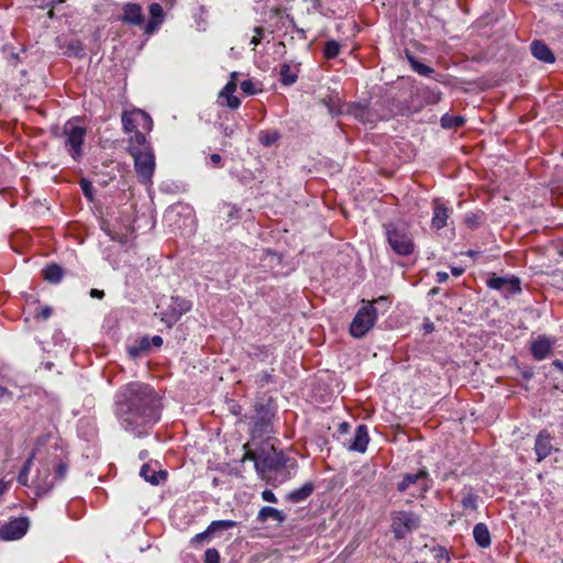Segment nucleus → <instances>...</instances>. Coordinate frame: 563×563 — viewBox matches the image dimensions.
I'll return each mask as SVG.
<instances>
[{"instance_id":"obj_1","label":"nucleus","mask_w":563,"mask_h":563,"mask_svg":"<svg viewBox=\"0 0 563 563\" xmlns=\"http://www.w3.org/2000/svg\"><path fill=\"white\" fill-rule=\"evenodd\" d=\"M115 412L121 426L140 437L159 419V400L150 385L132 382L118 391Z\"/></svg>"},{"instance_id":"obj_2","label":"nucleus","mask_w":563,"mask_h":563,"mask_svg":"<svg viewBox=\"0 0 563 563\" xmlns=\"http://www.w3.org/2000/svg\"><path fill=\"white\" fill-rule=\"evenodd\" d=\"M128 142V152L134 159V168L141 183L150 184L156 165L152 145L142 132L130 135Z\"/></svg>"},{"instance_id":"obj_3","label":"nucleus","mask_w":563,"mask_h":563,"mask_svg":"<svg viewBox=\"0 0 563 563\" xmlns=\"http://www.w3.org/2000/svg\"><path fill=\"white\" fill-rule=\"evenodd\" d=\"M387 241L398 255H409L413 252L412 235L405 225L388 223L385 225Z\"/></svg>"},{"instance_id":"obj_4","label":"nucleus","mask_w":563,"mask_h":563,"mask_svg":"<svg viewBox=\"0 0 563 563\" xmlns=\"http://www.w3.org/2000/svg\"><path fill=\"white\" fill-rule=\"evenodd\" d=\"M377 310L373 303H367L358 309L350 324V333L353 338H363L375 324Z\"/></svg>"},{"instance_id":"obj_5","label":"nucleus","mask_w":563,"mask_h":563,"mask_svg":"<svg viewBox=\"0 0 563 563\" xmlns=\"http://www.w3.org/2000/svg\"><path fill=\"white\" fill-rule=\"evenodd\" d=\"M286 465V457L283 452L277 451L274 445H266L261 449V459L256 461V472L262 477L272 471H278Z\"/></svg>"},{"instance_id":"obj_6","label":"nucleus","mask_w":563,"mask_h":563,"mask_svg":"<svg viewBox=\"0 0 563 563\" xmlns=\"http://www.w3.org/2000/svg\"><path fill=\"white\" fill-rule=\"evenodd\" d=\"M420 526V518L411 511H394L391 529L397 539H402Z\"/></svg>"},{"instance_id":"obj_7","label":"nucleus","mask_w":563,"mask_h":563,"mask_svg":"<svg viewBox=\"0 0 563 563\" xmlns=\"http://www.w3.org/2000/svg\"><path fill=\"white\" fill-rule=\"evenodd\" d=\"M428 477L429 473L426 468H421L415 474L407 473L404 475L402 481L397 484V490L405 493L413 488L410 493L411 496H423L429 490Z\"/></svg>"},{"instance_id":"obj_8","label":"nucleus","mask_w":563,"mask_h":563,"mask_svg":"<svg viewBox=\"0 0 563 563\" xmlns=\"http://www.w3.org/2000/svg\"><path fill=\"white\" fill-rule=\"evenodd\" d=\"M86 135V129L78 126L74 121H67L64 125L65 147L74 159L81 156L82 143Z\"/></svg>"},{"instance_id":"obj_9","label":"nucleus","mask_w":563,"mask_h":563,"mask_svg":"<svg viewBox=\"0 0 563 563\" xmlns=\"http://www.w3.org/2000/svg\"><path fill=\"white\" fill-rule=\"evenodd\" d=\"M236 526L238 522L233 520H214L205 531L195 534L190 540V544L192 547H203L209 544L214 537L220 536L221 532Z\"/></svg>"},{"instance_id":"obj_10","label":"nucleus","mask_w":563,"mask_h":563,"mask_svg":"<svg viewBox=\"0 0 563 563\" xmlns=\"http://www.w3.org/2000/svg\"><path fill=\"white\" fill-rule=\"evenodd\" d=\"M122 126L125 133L135 135L140 132L137 129L141 126L145 131H151L153 128L152 118L143 110L136 109L131 112H123Z\"/></svg>"},{"instance_id":"obj_11","label":"nucleus","mask_w":563,"mask_h":563,"mask_svg":"<svg viewBox=\"0 0 563 563\" xmlns=\"http://www.w3.org/2000/svg\"><path fill=\"white\" fill-rule=\"evenodd\" d=\"M191 305L188 300L180 297H172L166 309L159 311L161 320L167 324V327H172L176 323L179 318L189 311Z\"/></svg>"},{"instance_id":"obj_12","label":"nucleus","mask_w":563,"mask_h":563,"mask_svg":"<svg viewBox=\"0 0 563 563\" xmlns=\"http://www.w3.org/2000/svg\"><path fill=\"white\" fill-rule=\"evenodd\" d=\"M29 528L27 517L13 518L0 527V539L4 541L19 540L26 534Z\"/></svg>"},{"instance_id":"obj_13","label":"nucleus","mask_w":563,"mask_h":563,"mask_svg":"<svg viewBox=\"0 0 563 563\" xmlns=\"http://www.w3.org/2000/svg\"><path fill=\"white\" fill-rule=\"evenodd\" d=\"M521 280L516 276L499 277L495 274L487 279V286L490 289L499 290L505 296L519 294L521 291Z\"/></svg>"},{"instance_id":"obj_14","label":"nucleus","mask_w":563,"mask_h":563,"mask_svg":"<svg viewBox=\"0 0 563 563\" xmlns=\"http://www.w3.org/2000/svg\"><path fill=\"white\" fill-rule=\"evenodd\" d=\"M120 21L132 26H142L145 22L141 4L129 2L122 7Z\"/></svg>"},{"instance_id":"obj_15","label":"nucleus","mask_w":563,"mask_h":563,"mask_svg":"<svg viewBox=\"0 0 563 563\" xmlns=\"http://www.w3.org/2000/svg\"><path fill=\"white\" fill-rule=\"evenodd\" d=\"M369 438L367 433V428L364 424H361L356 428L353 438L346 444L350 451H355L360 453H364L367 449Z\"/></svg>"},{"instance_id":"obj_16","label":"nucleus","mask_w":563,"mask_h":563,"mask_svg":"<svg viewBox=\"0 0 563 563\" xmlns=\"http://www.w3.org/2000/svg\"><path fill=\"white\" fill-rule=\"evenodd\" d=\"M433 216L431 220L432 228L440 230L448 225V219L450 218V210L440 201L434 199L433 202Z\"/></svg>"},{"instance_id":"obj_17","label":"nucleus","mask_w":563,"mask_h":563,"mask_svg":"<svg viewBox=\"0 0 563 563\" xmlns=\"http://www.w3.org/2000/svg\"><path fill=\"white\" fill-rule=\"evenodd\" d=\"M530 351L536 360H544L552 352V342L547 336H539L536 341L532 342Z\"/></svg>"},{"instance_id":"obj_18","label":"nucleus","mask_w":563,"mask_h":563,"mask_svg":"<svg viewBox=\"0 0 563 563\" xmlns=\"http://www.w3.org/2000/svg\"><path fill=\"white\" fill-rule=\"evenodd\" d=\"M553 450V445L551 443V437L545 431H542L538 434L534 444V451L538 456V461H542L548 457Z\"/></svg>"},{"instance_id":"obj_19","label":"nucleus","mask_w":563,"mask_h":563,"mask_svg":"<svg viewBox=\"0 0 563 563\" xmlns=\"http://www.w3.org/2000/svg\"><path fill=\"white\" fill-rule=\"evenodd\" d=\"M532 55L543 63H554L555 57L547 44L541 41H533L531 43Z\"/></svg>"},{"instance_id":"obj_20","label":"nucleus","mask_w":563,"mask_h":563,"mask_svg":"<svg viewBox=\"0 0 563 563\" xmlns=\"http://www.w3.org/2000/svg\"><path fill=\"white\" fill-rule=\"evenodd\" d=\"M473 537L481 548H488L490 545V532L485 523L479 522L475 525L473 529Z\"/></svg>"},{"instance_id":"obj_21","label":"nucleus","mask_w":563,"mask_h":563,"mask_svg":"<svg viewBox=\"0 0 563 563\" xmlns=\"http://www.w3.org/2000/svg\"><path fill=\"white\" fill-rule=\"evenodd\" d=\"M268 519H273V520H275L277 522H283V521H285L286 516L284 515L283 511H280V510H278L276 508L266 506V507H263L258 511L257 520L260 522H265Z\"/></svg>"},{"instance_id":"obj_22","label":"nucleus","mask_w":563,"mask_h":563,"mask_svg":"<svg viewBox=\"0 0 563 563\" xmlns=\"http://www.w3.org/2000/svg\"><path fill=\"white\" fill-rule=\"evenodd\" d=\"M347 113L353 115L356 120L363 123L371 121L369 110L366 104L351 103L347 107Z\"/></svg>"},{"instance_id":"obj_23","label":"nucleus","mask_w":563,"mask_h":563,"mask_svg":"<svg viewBox=\"0 0 563 563\" xmlns=\"http://www.w3.org/2000/svg\"><path fill=\"white\" fill-rule=\"evenodd\" d=\"M313 492V485L311 483H306L301 487L294 489L287 495L288 500L292 503H300L307 499Z\"/></svg>"},{"instance_id":"obj_24","label":"nucleus","mask_w":563,"mask_h":563,"mask_svg":"<svg viewBox=\"0 0 563 563\" xmlns=\"http://www.w3.org/2000/svg\"><path fill=\"white\" fill-rule=\"evenodd\" d=\"M43 275H44L45 280H47L52 284H57L62 280V278L64 276V271L59 265L53 263V264L47 265L43 269Z\"/></svg>"},{"instance_id":"obj_25","label":"nucleus","mask_w":563,"mask_h":563,"mask_svg":"<svg viewBox=\"0 0 563 563\" xmlns=\"http://www.w3.org/2000/svg\"><path fill=\"white\" fill-rule=\"evenodd\" d=\"M140 475L148 483L153 484V485H157L159 484V482L162 479H165L166 477V473L165 472H155L154 470L151 468L150 465L147 464H144L142 467H141V471H140Z\"/></svg>"},{"instance_id":"obj_26","label":"nucleus","mask_w":563,"mask_h":563,"mask_svg":"<svg viewBox=\"0 0 563 563\" xmlns=\"http://www.w3.org/2000/svg\"><path fill=\"white\" fill-rule=\"evenodd\" d=\"M465 123V119L462 115H451L445 113L441 118V125L444 129L460 128Z\"/></svg>"},{"instance_id":"obj_27","label":"nucleus","mask_w":563,"mask_h":563,"mask_svg":"<svg viewBox=\"0 0 563 563\" xmlns=\"http://www.w3.org/2000/svg\"><path fill=\"white\" fill-rule=\"evenodd\" d=\"M35 457V454L32 453L29 459L25 461L22 470L20 471V474L18 476V482L19 484L23 485V486H27L29 485V474H30V471H31V466L33 464V460Z\"/></svg>"},{"instance_id":"obj_28","label":"nucleus","mask_w":563,"mask_h":563,"mask_svg":"<svg viewBox=\"0 0 563 563\" xmlns=\"http://www.w3.org/2000/svg\"><path fill=\"white\" fill-rule=\"evenodd\" d=\"M282 82L285 85H292L297 80V74L287 64H283L280 67Z\"/></svg>"},{"instance_id":"obj_29","label":"nucleus","mask_w":563,"mask_h":563,"mask_svg":"<svg viewBox=\"0 0 563 563\" xmlns=\"http://www.w3.org/2000/svg\"><path fill=\"white\" fill-rule=\"evenodd\" d=\"M408 60L410 62V65L412 69L422 76H429L433 73V69L420 62H418L412 55H407Z\"/></svg>"},{"instance_id":"obj_30","label":"nucleus","mask_w":563,"mask_h":563,"mask_svg":"<svg viewBox=\"0 0 563 563\" xmlns=\"http://www.w3.org/2000/svg\"><path fill=\"white\" fill-rule=\"evenodd\" d=\"M340 43L334 40H330L325 43L323 53L328 59H333L340 54Z\"/></svg>"},{"instance_id":"obj_31","label":"nucleus","mask_w":563,"mask_h":563,"mask_svg":"<svg viewBox=\"0 0 563 563\" xmlns=\"http://www.w3.org/2000/svg\"><path fill=\"white\" fill-rule=\"evenodd\" d=\"M477 501H478V496L475 495L474 493L468 492V493L464 494V496L461 500V504L464 509L476 510L478 507Z\"/></svg>"},{"instance_id":"obj_32","label":"nucleus","mask_w":563,"mask_h":563,"mask_svg":"<svg viewBox=\"0 0 563 563\" xmlns=\"http://www.w3.org/2000/svg\"><path fill=\"white\" fill-rule=\"evenodd\" d=\"M271 431V422L264 418L257 419L254 422L253 433L263 434Z\"/></svg>"},{"instance_id":"obj_33","label":"nucleus","mask_w":563,"mask_h":563,"mask_svg":"<svg viewBox=\"0 0 563 563\" xmlns=\"http://www.w3.org/2000/svg\"><path fill=\"white\" fill-rule=\"evenodd\" d=\"M148 12H150V15H151L152 20H157V21H161L163 23L164 11H163V8H162V5L159 3L154 2V3L150 4Z\"/></svg>"},{"instance_id":"obj_34","label":"nucleus","mask_w":563,"mask_h":563,"mask_svg":"<svg viewBox=\"0 0 563 563\" xmlns=\"http://www.w3.org/2000/svg\"><path fill=\"white\" fill-rule=\"evenodd\" d=\"M430 552L432 553V559L441 561L446 560L450 561L449 552L445 548L440 545H434L430 549Z\"/></svg>"},{"instance_id":"obj_35","label":"nucleus","mask_w":563,"mask_h":563,"mask_svg":"<svg viewBox=\"0 0 563 563\" xmlns=\"http://www.w3.org/2000/svg\"><path fill=\"white\" fill-rule=\"evenodd\" d=\"M80 188L89 201L93 200V186L88 179L82 178L80 180Z\"/></svg>"},{"instance_id":"obj_36","label":"nucleus","mask_w":563,"mask_h":563,"mask_svg":"<svg viewBox=\"0 0 563 563\" xmlns=\"http://www.w3.org/2000/svg\"><path fill=\"white\" fill-rule=\"evenodd\" d=\"M279 136H280L279 133L276 131L272 132V133H265L264 135L261 136V142L265 146H271L275 142L278 141Z\"/></svg>"},{"instance_id":"obj_37","label":"nucleus","mask_w":563,"mask_h":563,"mask_svg":"<svg viewBox=\"0 0 563 563\" xmlns=\"http://www.w3.org/2000/svg\"><path fill=\"white\" fill-rule=\"evenodd\" d=\"M220 554L217 549L210 548L205 552L203 563H219Z\"/></svg>"},{"instance_id":"obj_38","label":"nucleus","mask_w":563,"mask_h":563,"mask_svg":"<svg viewBox=\"0 0 563 563\" xmlns=\"http://www.w3.org/2000/svg\"><path fill=\"white\" fill-rule=\"evenodd\" d=\"M481 216L479 214H476V213H470V214H466L465 216V223L470 227V228H476L481 223Z\"/></svg>"},{"instance_id":"obj_39","label":"nucleus","mask_w":563,"mask_h":563,"mask_svg":"<svg viewBox=\"0 0 563 563\" xmlns=\"http://www.w3.org/2000/svg\"><path fill=\"white\" fill-rule=\"evenodd\" d=\"M159 24H162L161 21L151 19L147 23L144 22L142 26H144V33L151 35L157 30Z\"/></svg>"},{"instance_id":"obj_40","label":"nucleus","mask_w":563,"mask_h":563,"mask_svg":"<svg viewBox=\"0 0 563 563\" xmlns=\"http://www.w3.org/2000/svg\"><path fill=\"white\" fill-rule=\"evenodd\" d=\"M241 89L246 95H255L257 89L255 88V85L252 80L246 79L241 82Z\"/></svg>"},{"instance_id":"obj_41","label":"nucleus","mask_w":563,"mask_h":563,"mask_svg":"<svg viewBox=\"0 0 563 563\" xmlns=\"http://www.w3.org/2000/svg\"><path fill=\"white\" fill-rule=\"evenodd\" d=\"M272 382V374L268 372H261L256 376V383L263 387Z\"/></svg>"},{"instance_id":"obj_42","label":"nucleus","mask_w":563,"mask_h":563,"mask_svg":"<svg viewBox=\"0 0 563 563\" xmlns=\"http://www.w3.org/2000/svg\"><path fill=\"white\" fill-rule=\"evenodd\" d=\"M222 97L227 99V106L230 109H238L241 104L240 99L238 97H235L234 95H225Z\"/></svg>"},{"instance_id":"obj_43","label":"nucleus","mask_w":563,"mask_h":563,"mask_svg":"<svg viewBox=\"0 0 563 563\" xmlns=\"http://www.w3.org/2000/svg\"><path fill=\"white\" fill-rule=\"evenodd\" d=\"M52 308L49 306H45L35 314V319L46 320L52 316Z\"/></svg>"},{"instance_id":"obj_44","label":"nucleus","mask_w":563,"mask_h":563,"mask_svg":"<svg viewBox=\"0 0 563 563\" xmlns=\"http://www.w3.org/2000/svg\"><path fill=\"white\" fill-rule=\"evenodd\" d=\"M236 90V82L233 80H229V82L221 90L220 96L233 95Z\"/></svg>"},{"instance_id":"obj_45","label":"nucleus","mask_w":563,"mask_h":563,"mask_svg":"<svg viewBox=\"0 0 563 563\" xmlns=\"http://www.w3.org/2000/svg\"><path fill=\"white\" fill-rule=\"evenodd\" d=\"M254 32H255V35L252 37L251 40V44H253L254 46L258 45L262 41V36L264 34V30L263 27L261 26H256L254 29Z\"/></svg>"},{"instance_id":"obj_46","label":"nucleus","mask_w":563,"mask_h":563,"mask_svg":"<svg viewBox=\"0 0 563 563\" xmlns=\"http://www.w3.org/2000/svg\"><path fill=\"white\" fill-rule=\"evenodd\" d=\"M261 459V450L258 452L246 451L243 461L249 460L254 462V466L256 467V461Z\"/></svg>"},{"instance_id":"obj_47","label":"nucleus","mask_w":563,"mask_h":563,"mask_svg":"<svg viewBox=\"0 0 563 563\" xmlns=\"http://www.w3.org/2000/svg\"><path fill=\"white\" fill-rule=\"evenodd\" d=\"M262 498L264 501H267V503H277V498L271 489L263 490Z\"/></svg>"},{"instance_id":"obj_48","label":"nucleus","mask_w":563,"mask_h":563,"mask_svg":"<svg viewBox=\"0 0 563 563\" xmlns=\"http://www.w3.org/2000/svg\"><path fill=\"white\" fill-rule=\"evenodd\" d=\"M67 473V465L65 463H59L56 467V477L58 479H63Z\"/></svg>"},{"instance_id":"obj_49","label":"nucleus","mask_w":563,"mask_h":563,"mask_svg":"<svg viewBox=\"0 0 563 563\" xmlns=\"http://www.w3.org/2000/svg\"><path fill=\"white\" fill-rule=\"evenodd\" d=\"M228 208V217L230 219L238 217L239 209L234 206H227Z\"/></svg>"},{"instance_id":"obj_50","label":"nucleus","mask_w":563,"mask_h":563,"mask_svg":"<svg viewBox=\"0 0 563 563\" xmlns=\"http://www.w3.org/2000/svg\"><path fill=\"white\" fill-rule=\"evenodd\" d=\"M90 296L96 299H102L104 297V291L99 289H91Z\"/></svg>"},{"instance_id":"obj_51","label":"nucleus","mask_w":563,"mask_h":563,"mask_svg":"<svg viewBox=\"0 0 563 563\" xmlns=\"http://www.w3.org/2000/svg\"><path fill=\"white\" fill-rule=\"evenodd\" d=\"M143 350H140V345H134L129 347V353L132 356H137Z\"/></svg>"},{"instance_id":"obj_52","label":"nucleus","mask_w":563,"mask_h":563,"mask_svg":"<svg viewBox=\"0 0 563 563\" xmlns=\"http://www.w3.org/2000/svg\"><path fill=\"white\" fill-rule=\"evenodd\" d=\"M139 345H140V350L146 351L150 347L148 338H143Z\"/></svg>"},{"instance_id":"obj_53","label":"nucleus","mask_w":563,"mask_h":563,"mask_svg":"<svg viewBox=\"0 0 563 563\" xmlns=\"http://www.w3.org/2000/svg\"><path fill=\"white\" fill-rule=\"evenodd\" d=\"M222 132H223L224 136L232 137L234 130L230 126H223Z\"/></svg>"},{"instance_id":"obj_54","label":"nucleus","mask_w":563,"mask_h":563,"mask_svg":"<svg viewBox=\"0 0 563 563\" xmlns=\"http://www.w3.org/2000/svg\"><path fill=\"white\" fill-rule=\"evenodd\" d=\"M151 341L157 347H159L163 344V339L159 335H154Z\"/></svg>"},{"instance_id":"obj_55","label":"nucleus","mask_w":563,"mask_h":563,"mask_svg":"<svg viewBox=\"0 0 563 563\" xmlns=\"http://www.w3.org/2000/svg\"><path fill=\"white\" fill-rule=\"evenodd\" d=\"M210 161L212 162V164L214 165H219L221 163V156L219 154H211L210 155Z\"/></svg>"},{"instance_id":"obj_56","label":"nucleus","mask_w":563,"mask_h":563,"mask_svg":"<svg viewBox=\"0 0 563 563\" xmlns=\"http://www.w3.org/2000/svg\"><path fill=\"white\" fill-rule=\"evenodd\" d=\"M5 396H9L11 397V393L9 391L8 388L3 387V386H0V400L2 398H4Z\"/></svg>"},{"instance_id":"obj_57","label":"nucleus","mask_w":563,"mask_h":563,"mask_svg":"<svg viewBox=\"0 0 563 563\" xmlns=\"http://www.w3.org/2000/svg\"><path fill=\"white\" fill-rule=\"evenodd\" d=\"M437 276H438V282H440V283H443L449 278V275L445 272H439L437 274Z\"/></svg>"},{"instance_id":"obj_58","label":"nucleus","mask_w":563,"mask_h":563,"mask_svg":"<svg viewBox=\"0 0 563 563\" xmlns=\"http://www.w3.org/2000/svg\"><path fill=\"white\" fill-rule=\"evenodd\" d=\"M553 365L561 372H563V362L560 360L553 361Z\"/></svg>"},{"instance_id":"obj_59","label":"nucleus","mask_w":563,"mask_h":563,"mask_svg":"<svg viewBox=\"0 0 563 563\" xmlns=\"http://www.w3.org/2000/svg\"><path fill=\"white\" fill-rule=\"evenodd\" d=\"M349 428H350V426H349L346 422H342V423L340 424V430H341L342 432H344V433H345V432H347Z\"/></svg>"},{"instance_id":"obj_60","label":"nucleus","mask_w":563,"mask_h":563,"mask_svg":"<svg viewBox=\"0 0 563 563\" xmlns=\"http://www.w3.org/2000/svg\"><path fill=\"white\" fill-rule=\"evenodd\" d=\"M8 486L5 483L0 482V496L7 490Z\"/></svg>"},{"instance_id":"obj_61","label":"nucleus","mask_w":563,"mask_h":563,"mask_svg":"<svg viewBox=\"0 0 563 563\" xmlns=\"http://www.w3.org/2000/svg\"><path fill=\"white\" fill-rule=\"evenodd\" d=\"M236 78H238V73L236 71L231 73L230 80H233L236 82Z\"/></svg>"},{"instance_id":"obj_62","label":"nucleus","mask_w":563,"mask_h":563,"mask_svg":"<svg viewBox=\"0 0 563 563\" xmlns=\"http://www.w3.org/2000/svg\"><path fill=\"white\" fill-rule=\"evenodd\" d=\"M452 272L454 275L459 276L462 273V269L453 268Z\"/></svg>"},{"instance_id":"obj_63","label":"nucleus","mask_w":563,"mask_h":563,"mask_svg":"<svg viewBox=\"0 0 563 563\" xmlns=\"http://www.w3.org/2000/svg\"><path fill=\"white\" fill-rule=\"evenodd\" d=\"M440 100V93L434 95L433 101L437 102Z\"/></svg>"},{"instance_id":"obj_64","label":"nucleus","mask_w":563,"mask_h":563,"mask_svg":"<svg viewBox=\"0 0 563 563\" xmlns=\"http://www.w3.org/2000/svg\"><path fill=\"white\" fill-rule=\"evenodd\" d=\"M38 487H40V488H45V489H49V488H52V484H49V485H46V486H40V485H38Z\"/></svg>"}]
</instances>
